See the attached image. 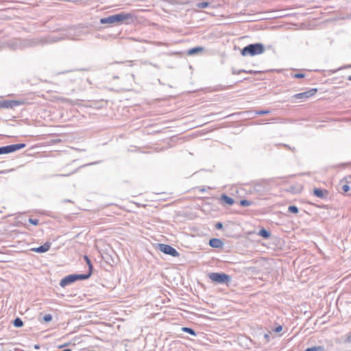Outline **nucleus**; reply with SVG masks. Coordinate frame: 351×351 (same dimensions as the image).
Returning <instances> with one entry per match:
<instances>
[{
  "label": "nucleus",
  "mask_w": 351,
  "mask_h": 351,
  "mask_svg": "<svg viewBox=\"0 0 351 351\" xmlns=\"http://www.w3.org/2000/svg\"><path fill=\"white\" fill-rule=\"evenodd\" d=\"M134 16L132 13L129 12H120L117 14L110 15L107 17L101 18L100 19L101 24H114V23H129V21H133Z\"/></svg>",
  "instance_id": "f257e3e1"
},
{
  "label": "nucleus",
  "mask_w": 351,
  "mask_h": 351,
  "mask_svg": "<svg viewBox=\"0 0 351 351\" xmlns=\"http://www.w3.org/2000/svg\"><path fill=\"white\" fill-rule=\"evenodd\" d=\"M265 51V46L263 44L257 43L250 44L242 49L241 54L243 56H254L262 54Z\"/></svg>",
  "instance_id": "f03ea898"
},
{
  "label": "nucleus",
  "mask_w": 351,
  "mask_h": 351,
  "mask_svg": "<svg viewBox=\"0 0 351 351\" xmlns=\"http://www.w3.org/2000/svg\"><path fill=\"white\" fill-rule=\"evenodd\" d=\"M59 40H60V38L58 37L34 38L25 40L24 45L25 47H35L56 43Z\"/></svg>",
  "instance_id": "7ed1b4c3"
},
{
  "label": "nucleus",
  "mask_w": 351,
  "mask_h": 351,
  "mask_svg": "<svg viewBox=\"0 0 351 351\" xmlns=\"http://www.w3.org/2000/svg\"><path fill=\"white\" fill-rule=\"evenodd\" d=\"M208 278L214 282L219 284H228L231 280L230 276L225 273L213 272L208 274Z\"/></svg>",
  "instance_id": "20e7f679"
},
{
  "label": "nucleus",
  "mask_w": 351,
  "mask_h": 351,
  "mask_svg": "<svg viewBox=\"0 0 351 351\" xmlns=\"http://www.w3.org/2000/svg\"><path fill=\"white\" fill-rule=\"evenodd\" d=\"M25 146L26 145L25 143H19L0 147V155L14 152L24 148Z\"/></svg>",
  "instance_id": "39448f33"
},
{
  "label": "nucleus",
  "mask_w": 351,
  "mask_h": 351,
  "mask_svg": "<svg viewBox=\"0 0 351 351\" xmlns=\"http://www.w3.org/2000/svg\"><path fill=\"white\" fill-rule=\"evenodd\" d=\"M158 249L164 254L171 255L173 257H178L180 255L179 252L174 247L167 244H158Z\"/></svg>",
  "instance_id": "423d86ee"
},
{
  "label": "nucleus",
  "mask_w": 351,
  "mask_h": 351,
  "mask_svg": "<svg viewBox=\"0 0 351 351\" xmlns=\"http://www.w3.org/2000/svg\"><path fill=\"white\" fill-rule=\"evenodd\" d=\"M23 104L20 100H3L0 101V108L13 109Z\"/></svg>",
  "instance_id": "0eeeda50"
},
{
  "label": "nucleus",
  "mask_w": 351,
  "mask_h": 351,
  "mask_svg": "<svg viewBox=\"0 0 351 351\" xmlns=\"http://www.w3.org/2000/svg\"><path fill=\"white\" fill-rule=\"evenodd\" d=\"M317 92V88H311L307 91L295 94L293 96V97L295 99H300L302 101H304V100L313 97V95H315Z\"/></svg>",
  "instance_id": "6e6552de"
},
{
  "label": "nucleus",
  "mask_w": 351,
  "mask_h": 351,
  "mask_svg": "<svg viewBox=\"0 0 351 351\" xmlns=\"http://www.w3.org/2000/svg\"><path fill=\"white\" fill-rule=\"evenodd\" d=\"M75 282L73 274L68 275L63 278L60 282V286L64 287Z\"/></svg>",
  "instance_id": "1a4fd4ad"
},
{
  "label": "nucleus",
  "mask_w": 351,
  "mask_h": 351,
  "mask_svg": "<svg viewBox=\"0 0 351 351\" xmlns=\"http://www.w3.org/2000/svg\"><path fill=\"white\" fill-rule=\"evenodd\" d=\"M50 247H51V243L49 242H46L45 244H43L38 247L33 248L32 250L37 253H44V252H47L50 249Z\"/></svg>",
  "instance_id": "9d476101"
},
{
  "label": "nucleus",
  "mask_w": 351,
  "mask_h": 351,
  "mask_svg": "<svg viewBox=\"0 0 351 351\" xmlns=\"http://www.w3.org/2000/svg\"><path fill=\"white\" fill-rule=\"evenodd\" d=\"M328 194V193L326 190H324V189H318V188H315L313 189V195L319 198L325 199V198H326Z\"/></svg>",
  "instance_id": "9b49d317"
},
{
  "label": "nucleus",
  "mask_w": 351,
  "mask_h": 351,
  "mask_svg": "<svg viewBox=\"0 0 351 351\" xmlns=\"http://www.w3.org/2000/svg\"><path fill=\"white\" fill-rule=\"evenodd\" d=\"M209 245L212 247L221 248L223 246V242L219 239L213 238L209 241Z\"/></svg>",
  "instance_id": "f8f14e48"
},
{
  "label": "nucleus",
  "mask_w": 351,
  "mask_h": 351,
  "mask_svg": "<svg viewBox=\"0 0 351 351\" xmlns=\"http://www.w3.org/2000/svg\"><path fill=\"white\" fill-rule=\"evenodd\" d=\"M221 200L223 204H228L229 206H232L234 203V199L226 194H222L221 195Z\"/></svg>",
  "instance_id": "ddd939ff"
},
{
  "label": "nucleus",
  "mask_w": 351,
  "mask_h": 351,
  "mask_svg": "<svg viewBox=\"0 0 351 351\" xmlns=\"http://www.w3.org/2000/svg\"><path fill=\"white\" fill-rule=\"evenodd\" d=\"M92 273L88 271L87 274H73L75 281L77 280H84L89 278L91 276Z\"/></svg>",
  "instance_id": "4468645a"
},
{
  "label": "nucleus",
  "mask_w": 351,
  "mask_h": 351,
  "mask_svg": "<svg viewBox=\"0 0 351 351\" xmlns=\"http://www.w3.org/2000/svg\"><path fill=\"white\" fill-rule=\"evenodd\" d=\"M204 50V47H197L190 49L187 51V54L189 56H193L197 54L199 52H202Z\"/></svg>",
  "instance_id": "2eb2a0df"
},
{
  "label": "nucleus",
  "mask_w": 351,
  "mask_h": 351,
  "mask_svg": "<svg viewBox=\"0 0 351 351\" xmlns=\"http://www.w3.org/2000/svg\"><path fill=\"white\" fill-rule=\"evenodd\" d=\"M258 235H259V236H261V237H263V238H264V239H268V238L270 237L271 234H270V232H269L268 230H267L266 229H265V228H262V229L259 231V232H258Z\"/></svg>",
  "instance_id": "dca6fc26"
},
{
  "label": "nucleus",
  "mask_w": 351,
  "mask_h": 351,
  "mask_svg": "<svg viewBox=\"0 0 351 351\" xmlns=\"http://www.w3.org/2000/svg\"><path fill=\"white\" fill-rule=\"evenodd\" d=\"M13 325L16 328H21L23 326V322L19 317H16L13 321Z\"/></svg>",
  "instance_id": "f3484780"
},
{
  "label": "nucleus",
  "mask_w": 351,
  "mask_h": 351,
  "mask_svg": "<svg viewBox=\"0 0 351 351\" xmlns=\"http://www.w3.org/2000/svg\"><path fill=\"white\" fill-rule=\"evenodd\" d=\"M304 351H324V347L318 346H313L311 348H308Z\"/></svg>",
  "instance_id": "a211bd4d"
},
{
  "label": "nucleus",
  "mask_w": 351,
  "mask_h": 351,
  "mask_svg": "<svg viewBox=\"0 0 351 351\" xmlns=\"http://www.w3.org/2000/svg\"><path fill=\"white\" fill-rule=\"evenodd\" d=\"M241 73H255L254 71L250 70V71H246V70H244V69H241L239 71H237L236 69H232V73L233 75H237V74H239Z\"/></svg>",
  "instance_id": "6ab92c4d"
},
{
  "label": "nucleus",
  "mask_w": 351,
  "mask_h": 351,
  "mask_svg": "<svg viewBox=\"0 0 351 351\" xmlns=\"http://www.w3.org/2000/svg\"><path fill=\"white\" fill-rule=\"evenodd\" d=\"M182 330L185 332H187V333H189V334H190L191 335H193V336L196 335L195 331L193 329L191 328L183 327L182 328Z\"/></svg>",
  "instance_id": "aec40b11"
},
{
  "label": "nucleus",
  "mask_w": 351,
  "mask_h": 351,
  "mask_svg": "<svg viewBox=\"0 0 351 351\" xmlns=\"http://www.w3.org/2000/svg\"><path fill=\"white\" fill-rule=\"evenodd\" d=\"M84 260L86 261V263H87L88 266V271H90V272H91V273H92V272H93V265H92V263H91L90 260V259H89V258H88L87 256H86V255L84 256Z\"/></svg>",
  "instance_id": "412c9836"
},
{
  "label": "nucleus",
  "mask_w": 351,
  "mask_h": 351,
  "mask_svg": "<svg viewBox=\"0 0 351 351\" xmlns=\"http://www.w3.org/2000/svg\"><path fill=\"white\" fill-rule=\"evenodd\" d=\"M288 210L292 213H298L299 212L298 208L296 206L292 205L288 207Z\"/></svg>",
  "instance_id": "4be33fe9"
},
{
  "label": "nucleus",
  "mask_w": 351,
  "mask_h": 351,
  "mask_svg": "<svg viewBox=\"0 0 351 351\" xmlns=\"http://www.w3.org/2000/svg\"><path fill=\"white\" fill-rule=\"evenodd\" d=\"M239 204L241 206H244V207L249 206L252 204V202L247 200V199H241L239 202Z\"/></svg>",
  "instance_id": "5701e85b"
},
{
  "label": "nucleus",
  "mask_w": 351,
  "mask_h": 351,
  "mask_svg": "<svg viewBox=\"0 0 351 351\" xmlns=\"http://www.w3.org/2000/svg\"><path fill=\"white\" fill-rule=\"evenodd\" d=\"M209 5V3L207 1H202L197 4V7L199 8H205Z\"/></svg>",
  "instance_id": "b1692460"
},
{
  "label": "nucleus",
  "mask_w": 351,
  "mask_h": 351,
  "mask_svg": "<svg viewBox=\"0 0 351 351\" xmlns=\"http://www.w3.org/2000/svg\"><path fill=\"white\" fill-rule=\"evenodd\" d=\"M44 322H49L52 320V315L51 314H46L43 317Z\"/></svg>",
  "instance_id": "393cba45"
},
{
  "label": "nucleus",
  "mask_w": 351,
  "mask_h": 351,
  "mask_svg": "<svg viewBox=\"0 0 351 351\" xmlns=\"http://www.w3.org/2000/svg\"><path fill=\"white\" fill-rule=\"evenodd\" d=\"M270 112L269 110H258V111H256L255 112V114H258V115H263V114H267Z\"/></svg>",
  "instance_id": "a878e982"
},
{
  "label": "nucleus",
  "mask_w": 351,
  "mask_h": 351,
  "mask_svg": "<svg viewBox=\"0 0 351 351\" xmlns=\"http://www.w3.org/2000/svg\"><path fill=\"white\" fill-rule=\"evenodd\" d=\"M28 221L32 223V225H34V226H37L39 223V221L38 219H32V218H29Z\"/></svg>",
  "instance_id": "bb28decb"
},
{
  "label": "nucleus",
  "mask_w": 351,
  "mask_h": 351,
  "mask_svg": "<svg viewBox=\"0 0 351 351\" xmlns=\"http://www.w3.org/2000/svg\"><path fill=\"white\" fill-rule=\"evenodd\" d=\"M305 76L304 73H298L294 74L293 77L295 78H303Z\"/></svg>",
  "instance_id": "cd10ccee"
},
{
  "label": "nucleus",
  "mask_w": 351,
  "mask_h": 351,
  "mask_svg": "<svg viewBox=\"0 0 351 351\" xmlns=\"http://www.w3.org/2000/svg\"><path fill=\"white\" fill-rule=\"evenodd\" d=\"M342 190L343 192L346 193V192L349 191L350 186L348 184H344L342 186Z\"/></svg>",
  "instance_id": "c85d7f7f"
},
{
  "label": "nucleus",
  "mask_w": 351,
  "mask_h": 351,
  "mask_svg": "<svg viewBox=\"0 0 351 351\" xmlns=\"http://www.w3.org/2000/svg\"><path fill=\"white\" fill-rule=\"evenodd\" d=\"M223 228V224L221 222H217L216 224H215V228L217 229V230H220Z\"/></svg>",
  "instance_id": "c756f323"
},
{
  "label": "nucleus",
  "mask_w": 351,
  "mask_h": 351,
  "mask_svg": "<svg viewBox=\"0 0 351 351\" xmlns=\"http://www.w3.org/2000/svg\"><path fill=\"white\" fill-rule=\"evenodd\" d=\"M282 326H277V327L275 328V331H276V332H281V331H282Z\"/></svg>",
  "instance_id": "7c9ffc66"
},
{
  "label": "nucleus",
  "mask_w": 351,
  "mask_h": 351,
  "mask_svg": "<svg viewBox=\"0 0 351 351\" xmlns=\"http://www.w3.org/2000/svg\"><path fill=\"white\" fill-rule=\"evenodd\" d=\"M265 338L267 341H269V335H268V334H265Z\"/></svg>",
  "instance_id": "2f4dec72"
},
{
  "label": "nucleus",
  "mask_w": 351,
  "mask_h": 351,
  "mask_svg": "<svg viewBox=\"0 0 351 351\" xmlns=\"http://www.w3.org/2000/svg\"><path fill=\"white\" fill-rule=\"evenodd\" d=\"M346 341L350 342V343L351 342V335L348 337Z\"/></svg>",
  "instance_id": "473e14b6"
},
{
  "label": "nucleus",
  "mask_w": 351,
  "mask_h": 351,
  "mask_svg": "<svg viewBox=\"0 0 351 351\" xmlns=\"http://www.w3.org/2000/svg\"><path fill=\"white\" fill-rule=\"evenodd\" d=\"M62 351H71V349H64V350H63Z\"/></svg>",
  "instance_id": "72a5a7b5"
},
{
  "label": "nucleus",
  "mask_w": 351,
  "mask_h": 351,
  "mask_svg": "<svg viewBox=\"0 0 351 351\" xmlns=\"http://www.w3.org/2000/svg\"><path fill=\"white\" fill-rule=\"evenodd\" d=\"M348 80L349 81H351V75H349V76L348 77Z\"/></svg>",
  "instance_id": "f704fd0d"
}]
</instances>
